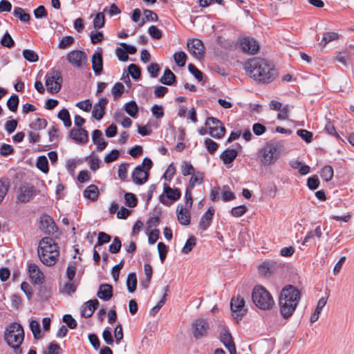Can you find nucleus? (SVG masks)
Wrapping results in <instances>:
<instances>
[{
	"instance_id": "obj_3",
	"label": "nucleus",
	"mask_w": 354,
	"mask_h": 354,
	"mask_svg": "<svg viewBox=\"0 0 354 354\" xmlns=\"http://www.w3.org/2000/svg\"><path fill=\"white\" fill-rule=\"evenodd\" d=\"M57 244L55 241L46 236L43 238L39 243L37 253L40 261L47 266H54L59 256Z\"/></svg>"
},
{
	"instance_id": "obj_29",
	"label": "nucleus",
	"mask_w": 354,
	"mask_h": 354,
	"mask_svg": "<svg viewBox=\"0 0 354 354\" xmlns=\"http://www.w3.org/2000/svg\"><path fill=\"white\" fill-rule=\"evenodd\" d=\"M327 302V298L322 297L319 299L318 303L317 304L316 309L315 312L310 316V322H315L319 317V315L323 309V308L326 306Z\"/></svg>"
},
{
	"instance_id": "obj_18",
	"label": "nucleus",
	"mask_w": 354,
	"mask_h": 354,
	"mask_svg": "<svg viewBox=\"0 0 354 354\" xmlns=\"http://www.w3.org/2000/svg\"><path fill=\"white\" fill-rule=\"evenodd\" d=\"M240 47L243 52L252 55L257 53L259 49L257 41L250 37L243 38L241 41Z\"/></svg>"
},
{
	"instance_id": "obj_49",
	"label": "nucleus",
	"mask_w": 354,
	"mask_h": 354,
	"mask_svg": "<svg viewBox=\"0 0 354 354\" xmlns=\"http://www.w3.org/2000/svg\"><path fill=\"white\" fill-rule=\"evenodd\" d=\"M24 59L30 62H35L39 59L38 55L32 50L26 49L23 51Z\"/></svg>"
},
{
	"instance_id": "obj_58",
	"label": "nucleus",
	"mask_w": 354,
	"mask_h": 354,
	"mask_svg": "<svg viewBox=\"0 0 354 354\" xmlns=\"http://www.w3.org/2000/svg\"><path fill=\"white\" fill-rule=\"evenodd\" d=\"M62 321L66 324L67 326L71 329H74L77 327V322L72 317L71 315L66 314L62 317Z\"/></svg>"
},
{
	"instance_id": "obj_26",
	"label": "nucleus",
	"mask_w": 354,
	"mask_h": 354,
	"mask_svg": "<svg viewBox=\"0 0 354 354\" xmlns=\"http://www.w3.org/2000/svg\"><path fill=\"white\" fill-rule=\"evenodd\" d=\"M92 68L96 75H100L103 70V59L100 52H95L92 56Z\"/></svg>"
},
{
	"instance_id": "obj_19",
	"label": "nucleus",
	"mask_w": 354,
	"mask_h": 354,
	"mask_svg": "<svg viewBox=\"0 0 354 354\" xmlns=\"http://www.w3.org/2000/svg\"><path fill=\"white\" fill-rule=\"evenodd\" d=\"M133 182L136 185H143L149 178V173L143 169V167L138 165L131 174Z\"/></svg>"
},
{
	"instance_id": "obj_45",
	"label": "nucleus",
	"mask_w": 354,
	"mask_h": 354,
	"mask_svg": "<svg viewBox=\"0 0 354 354\" xmlns=\"http://www.w3.org/2000/svg\"><path fill=\"white\" fill-rule=\"evenodd\" d=\"M174 59L178 66L183 67L186 63L187 55L183 51L178 52L174 53Z\"/></svg>"
},
{
	"instance_id": "obj_5",
	"label": "nucleus",
	"mask_w": 354,
	"mask_h": 354,
	"mask_svg": "<svg viewBox=\"0 0 354 354\" xmlns=\"http://www.w3.org/2000/svg\"><path fill=\"white\" fill-rule=\"evenodd\" d=\"M254 304L261 310H270L274 305L272 295L262 286H256L252 292Z\"/></svg>"
},
{
	"instance_id": "obj_52",
	"label": "nucleus",
	"mask_w": 354,
	"mask_h": 354,
	"mask_svg": "<svg viewBox=\"0 0 354 354\" xmlns=\"http://www.w3.org/2000/svg\"><path fill=\"white\" fill-rule=\"evenodd\" d=\"M325 130L328 134L335 136L339 142H344V140L341 138L339 134L336 131L335 127L333 124L328 121L326 124Z\"/></svg>"
},
{
	"instance_id": "obj_48",
	"label": "nucleus",
	"mask_w": 354,
	"mask_h": 354,
	"mask_svg": "<svg viewBox=\"0 0 354 354\" xmlns=\"http://www.w3.org/2000/svg\"><path fill=\"white\" fill-rule=\"evenodd\" d=\"M62 349L60 346L56 342H50L48 347L47 351L44 352V354H61Z\"/></svg>"
},
{
	"instance_id": "obj_17",
	"label": "nucleus",
	"mask_w": 354,
	"mask_h": 354,
	"mask_svg": "<svg viewBox=\"0 0 354 354\" xmlns=\"http://www.w3.org/2000/svg\"><path fill=\"white\" fill-rule=\"evenodd\" d=\"M28 270L32 282L35 284H41L44 281V275L37 265L34 263H28Z\"/></svg>"
},
{
	"instance_id": "obj_35",
	"label": "nucleus",
	"mask_w": 354,
	"mask_h": 354,
	"mask_svg": "<svg viewBox=\"0 0 354 354\" xmlns=\"http://www.w3.org/2000/svg\"><path fill=\"white\" fill-rule=\"evenodd\" d=\"M125 111L132 118H136L138 112V106L135 101H130L124 106Z\"/></svg>"
},
{
	"instance_id": "obj_60",
	"label": "nucleus",
	"mask_w": 354,
	"mask_h": 354,
	"mask_svg": "<svg viewBox=\"0 0 354 354\" xmlns=\"http://www.w3.org/2000/svg\"><path fill=\"white\" fill-rule=\"evenodd\" d=\"M205 145L208 152L211 154H214L218 147V144L210 138L205 140Z\"/></svg>"
},
{
	"instance_id": "obj_15",
	"label": "nucleus",
	"mask_w": 354,
	"mask_h": 354,
	"mask_svg": "<svg viewBox=\"0 0 354 354\" xmlns=\"http://www.w3.org/2000/svg\"><path fill=\"white\" fill-rule=\"evenodd\" d=\"M39 229L45 234L50 235L56 231L57 226L51 216L44 214L40 218Z\"/></svg>"
},
{
	"instance_id": "obj_51",
	"label": "nucleus",
	"mask_w": 354,
	"mask_h": 354,
	"mask_svg": "<svg viewBox=\"0 0 354 354\" xmlns=\"http://www.w3.org/2000/svg\"><path fill=\"white\" fill-rule=\"evenodd\" d=\"M122 243L119 237L115 236L113 243L109 245V251L112 254H117L120 252Z\"/></svg>"
},
{
	"instance_id": "obj_30",
	"label": "nucleus",
	"mask_w": 354,
	"mask_h": 354,
	"mask_svg": "<svg viewBox=\"0 0 354 354\" xmlns=\"http://www.w3.org/2000/svg\"><path fill=\"white\" fill-rule=\"evenodd\" d=\"M204 178V174L201 171H195L192 174V176L189 179V183L187 185V187L189 189H194L196 185H200L203 183Z\"/></svg>"
},
{
	"instance_id": "obj_61",
	"label": "nucleus",
	"mask_w": 354,
	"mask_h": 354,
	"mask_svg": "<svg viewBox=\"0 0 354 354\" xmlns=\"http://www.w3.org/2000/svg\"><path fill=\"white\" fill-rule=\"evenodd\" d=\"M148 32L155 39H160L162 37V31L156 26H151L148 29Z\"/></svg>"
},
{
	"instance_id": "obj_62",
	"label": "nucleus",
	"mask_w": 354,
	"mask_h": 354,
	"mask_svg": "<svg viewBox=\"0 0 354 354\" xmlns=\"http://www.w3.org/2000/svg\"><path fill=\"white\" fill-rule=\"evenodd\" d=\"M248 210L245 205H239L234 207L231 209V214L234 217H240L243 216Z\"/></svg>"
},
{
	"instance_id": "obj_16",
	"label": "nucleus",
	"mask_w": 354,
	"mask_h": 354,
	"mask_svg": "<svg viewBox=\"0 0 354 354\" xmlns=\"http://www.w3.org/2000/svg\"><path fill=\"white\" fill-rule=\"evenodd\" d=\"M192 207H187L183 204L179 203L176 208L177 219L183 225H188L191 222L190 209Z\"/></svg>"
},
{
	"instance_id": "obj_56",
	"label": "nucleus",
	"mask_w": 354,
	"mask_h": 354,
	"mask_svg": "<svg viewBox=\"0 0 354 354\" xmlns=\"http://www.w3.org/2000/svg\"><path fill=\"white\" fill-rule=\"evenodd\" d=\"M297 134L308 143L311 142L313 140V134L308 130L299 129L297 131Z\"/></svg>"
},
{
	"instance_id": "obj_28",
	"label": "nucleus",
	"mask_w": 354,
	"mask_h": 354,
	"mask_svg": "<svg viewBox=\"0 0 354 354\" xmlns=\"http://www.w3.org/2000/svg\"><path fill=\"white\" fill-rule=\"evenodd\" d=\"M176 77L169 68H166L163 75L160 77V82L165 85L171 86L176 82Z\"/></svg>"
},
{
	"instance_id": "obj_22",
	"label": "nucleus",
	"mask_w": 354,
	"mask_h": 354,
	"mask_svg": "<svg viewBox=\"0 0 354 354\" xmlns=\"http://www.w3.org/2000/svg\"><path fill=\"white\" fill-rule=\"evenodd\" d=\"M98 306L99 301L96 299L85 302L81 308V315L85 318L91 317Z\"/></svg>"
},
{
	"instance_id": "obj_10",
	"label": "nucleus",
	"mask_w": 354,
	"mask_h": 354,
	"mask_svg": "<svg viewBox=\"0 0 354 354\" xmlns=\"http://www.w3.org/2000/svg\"><path fill=\"white\" fill-rule=\"evenodd\" d=\"M66 59L73 66L81 68L86 64L88 57L84 51L75 50L67 54Z\"/></svg>"
},
{
	"instance_id": "obj_44",
	"label": "nucleus",
	"mask_w": 354,
	"mask_h": 354,
	"mask_svg": "<svg viewBox=\"0 0 354 354\" xmlns=\"http://www.w3.org/2000/svg\"><path fill=\"white\" fill-rule=\"evenodd\" d=\"M104 12H101L97 13L94 19H93V26L95 29H100L104 26L105 19H104Z\"/></svg>"
},
{
	"instance_id": "obj_53",
	"label": "nucleus",
	"mask_w": 354,
	"mask_h": 354,
	"mask_svg": "<svg viewBox=\"0 0 354 354\" xmlns=\"http://www.w3.org/2000/svg\"><path fill=\"white\" fill-rule=\"evenodd\" d=\"M196 245V238L194 236H190L186 241L184 247L182 249V253L188 254L192 251L193 248Z\"/></svg>"
},
{
	"instance_id": "obj_4",
	"label": "nucleus",
	"mask_w": 354,
	"mask_h": 354,
	"mask_svg": "<svg viewBox=\"0 0 354 354\" xmlns=\"http://www.w3.org/2000/svg\"><path fill=\"white\" fill-rule=\"evenodd\" d=\"M4 339L15 354H22L21 345L24 339V331L22 326L18 323L10 324L6 329Z\"/></svg>"
},
{
	"instance_id": "obj_42",
	"label": "nucleus",
	"mask_w": 354,
	"mask_h": 354,
	"mask_svg": "<svg viewBox=\"0 0 354 354\" xmlns=\"http://www.w3.org/2000/svg\"><path fill=\"white\" fill-rule=\"evenodd\" d=\"M47 121L43 118H37L29 124L30 129L34 130H41L46 127Z\"/></svg>"
},
{
	"instance_id": "obj_9",
	"label": "nucleus",
	"mask_w": 354,
	"mask_h": 354,
	"mask_svg": "<svg viewBox=\"0 0 354 354\" xmlns=\"http://www.w3.org/2000/svg\"><path fill=\"white\" fill-rule=\"evenodd\" d=\"M37 194L35 187L29 184L24 183L19 186L17 191V199L21 203L29 202Z\"/></svg>"
},
{
	"instance_id": "obj_12",
	"label": "nucleus",
	"mask_w": 354,
	"mask_h": 354,
	"mask_svg": "<svg viewBox=\"0 0 354 354\" xmlns=\"http://www.w3.org/2000/svg\"><path fill=\"white\" fill-rule=\"evenodd\" d=\"M187 46L189 53L198 59H202L204 57L205 50L203 43L198 39H189L187 40Z\"/></svg>"
},
{
	"instance_id": "obj_63",
	"label": "nucleus",
	"mask_w": 354,
	"mask_h": 354,
	"mask_svg": "<svg viewBox=\"0 0 354 354\" xmlns=\"http://www.w3.org/2000/svg\"><path fill=\"white\" fill-rule=\"evenodd\" d=\"M188 71L195 77L198 81H202L203 77V73L198 69L193 64L188 65Z\"/></svg>"
},
{
	"instance_id": "obj_55",
	"label": "nucleus",
	"mask_w": 354,
	"mask_h": 354,
	"mask_svg": "<svg viewBox=\"0 0 354 354\" xmlns=\"http://www.w3.org/2000/svg\"><path fill=\"white\" fill-rule=\"evenodd\" d=\"M1 44L3 46L7 47V48H12L15 46V41L10 35L6 32L3 37L1 39L0 41Z\"/></svg>"
},
{
	"instance_id": "obj_54",
	"label": "nucleus",
	"mask_w": 354,
	"mask_h": 354,
	"mask_svg": "<svg viewBox=\"0 0 354 354\" xmlns=\"http://www.w3.org/2000/svg\"><path fill=\"white\" fill-rule=\"evenodd\" d=\"M129 165L128 163H122L118 168V177L122 181H125L127 178L128 167Z\"/></svg>"
},
{
	"instance_id": "obj_7",
	"label": "nucleus",
	"mask_w": 354,
	"mask_h": 354,
	"mask_svg": "<svg viewBox=\"0 0 354 354\" xmlns=\"http://www.w3.org/2000/svg\"><path fill=\"white\" fill-rule=\"evenodd\" d=\"M63 77L61 73L57 70H53L46 75V86L50 93H57L62 88Z\"/></svg>"
},
{
	"instance_id": "obj_23",
	"label": "nucleus",
	"mask_w": 354,
	"mask_h": 354,
	"mask_svg": "<svg viewBox=\"0 0 354 354\" xmlns=\"http://www.w3.org/2000/svg\"><path fill=\"white\" fill-rule=\"evenodd\" d=\"M108 103V100L106 97H102L99 100L98 102L93 106L92 111V116L100 120L105 114V107Z\"/></svg>"
},
{
	"instance_id": "obj_13",
	"label": "nucleus",
	"mask_w": 354,
	"mask_h": 354,
	"mask_svg": "<svg viewBox=\"0 0 354 354\" xmlns=\"http://www.w3.org/2000/svg\"><path fill=\"white\" fill-rule=\"evenodd\" d=\"M230 308L236 319H241L247 312V309L245 308V300L239 295L231 299Z\"/></svg>"
},
{
	"instance_id": "obj_41",
	"label": "nucleus",
	"mask_w": 354,
	"mask_h": 354,
	"mask_svg": "<svg viewBox=\"0 0 354 354\" xmlns=\"http://www.w3.org/2000/svg\"><path fill=\"white\" fill-rule=\"evenodd\" d=\"M322 235V232L321 230L320 226H317L314 230L310 231L307 233L306 236L304 237L302 245H305L306 243L308 242L311 239L317 236L320 238Z\"/></svg>"
},
{
	"instance_id": "obj_39",
	"label": "nucleus",
	"mask_w": 354,
	"mask_h": 354,
	"mask_svg": "<svg viewBox=\"0 0 354 354\" xmlns=\"http://www.w3.org/2000/svg\"><path fill=\"white\" fill-rule=\"evenodd\" d=\"M321 177L326 182L330 181L333 176V169L330 165L324 166L320 172Z\"/></svg>"
},
{
	"instance_id": "obj_64",
	"label": "nucleus",
	"mask_w": 354,
	"mask_h": 354,
	"mask_svg": "<svg viewBox=\"0 0 354 354\" xmlns=\"http://www.w3.org/2000/svg\"><path fill=\"white\" fill-rule=\"evenodd\" d=\"M160 71L159 65L156 63H151L147 66V71L151 77H156Z\"/></svg>"
},
{
	"instance_id": "obj_47",
	"label": "nucleus",
	"mask_w": 354,
	"mask_h": 354,
	"mask_svg": "<svg viewBox=\"0 0 354 354\" xmlns=\"http://www.w3.org/2000/svg\"><path fill=\"white\" fill-rule=\"evenodd\" d=\"M129 73L131 75V77L134 80H138L141 75V70L140 68L135 64H131L128 67Z\"/></svg>"
},
{
	"instance_id": "obj_36",
	"label": "nucleus",
	"mask_w": 354,
	"mask_h": 354,
	"mask_svg": "<svg viewBox=\"0 0 354 354\" xmlns=\"http://www.w3.org/2000/svg\"><path fill=\"white\" fill-rule=\"evenodd\" d=\"M36 166L42 172L48 173L49 168L47 158L45 156H39L37 160Z\"/></svg>"
},
{
	"instance_id": "obj_32",
	"label": "nucleus",
	"mask_w": 354,
	"mask_h": 354,
	"mask_svg": "<svg viewBox=\"0 0 354 354\" xmlns=\"http://www.w3.org/2000/svg\"><path fill=\"white\" fill-rule=\"evenodd\" d=\"M276 267V263L272 261H266L261 264L259 267V270L261 273L266 275L271 274L274 272Z\"/></svg>"
},
{
	"instance_id": "obj_27",
	"label": "nucleus",
	"mask_w": 354,
	"mask_h": 354,
	"mask_svg": "<svg viewBox=\"0 0 354 354\" xmlns=\"http://www.w3.org/2000/svg\"><path fill=\"white\" fill-rule=\"evenodd\" d=\"M97 296L104 301H109L113 296V287L108 283L101 284Z\"/></svg>"
},
{
	"instance_id": "obj_50",
	"label": "nucleus",
	"mask_w": 354,
	"mask_h": 354,
	"mask_svg": "<svg viewBox=\"0 0 354 354\" xmlns=\"http://www.w3.org/2000/svg\"><path fill=\"white\" fill-rule=\"evenodd\" d=\"M30 328L32 332L33 336L35 339H39L41 337L40 325L37 321L31 320L30 322Z\"/></svg>"
},
{
	"instance_id": "obj_25",
	"label": "nucleus",
	"mask_w": 354,
	"mask_h": 354,
	"mask_svg": "<svg viewBox=\"0 0 354 354\" xmlns=\"http://www.w3.org/2000/svg\"><path fill=\"white\" fill-rule=\"evenodd\" d=\"M220 340L227 350L234 351V347L236 346L233 338L229 330L225 328H223L220 333Z\"/></svg>"
},
{
	"instance_id": "obj_14",
	"label": "nucleus",
	"mask_w": 354,
	"mask_h": 354,
	"mask_svg": "<svg viewBox=\"0 0 354 354\" xmlns=\"http://www.w3.org/2000/svg\"><path fill=\"white\" fill-rule=\"evenodd\" d=\"M193 335L196 339L205 336L209 328L208 322L205 319H198L192 324Z\"/></svg>"
},
{
	"instance_id": "obj_11",
	"label": "nucleus",
	"mask_w": 354,
	"mask_h": 354,
	"mask_svg": "<svg viewBox=\"0 0 354 354\" xmlns=\"http://www.w3.org/2000/svg\"><path fill=\"white\" fill-rule=\"evenodd\" d=\"M166 195L167 199L171 201H178L181 196V192L179 188H171L167 183H164L163 185V194L159 197L160 202L165 205L169 206L171 205L164 196Z\"/></svg>"
},
{
	"instance_id": "obj_24",
	"label": "nucleus",
	"mask_w": 354,
	"mask_h": 354,
	"mask_svg": "<svg viewBox=\"0 0 354 354\" xmlns=\"http://www.w3.org/2000/svg\"><path fill=\"white\" fill-rule=\"evenodd\" d=\"M215 210L213 207H209L207 212L201 216L198 227L203 231L206 230L211 225Z\"/></svg>"
},
{
	"instance_id": "obj_21",
	"label": "nucleus",
	"mask_w": 354,
	"mask_h": 354,
	"mask_svg": "<svg viewBox=\"0 0 354 354\" xmlns=\"http://www.w3.org/2000/svg\"><path fill=\"white\" fill-rule=\"evenodd\" d=\"M238 155L239 151L236 149H227L221 153L220 158L227 168H230Z\"/></svg>"
},
{
	"instance_id": "obj_40",
	"label": "nucleus",
	"mask_w": 354,
	"mask_h": 354,
	"mask_svg": "<svg viewBox=\"0 0 354 354\" xmlns=\"http://www.w3.org/2000/svg\"><path fill=\"white\" fill-rule=\"evenodd\" d=\"M181 173L184 176L192 175L195 171V168L193 165L187 161H183L180 165Z\"/></svg>"
},
{
	"instance_id": "obj_33",
	"label": "nucleus",
	"mask_w": 354,
	"mask_h": 354,
	"mask_svg": "<svg viewBox=\"0 0 354 354\" xmlns=\"http://www.w3.org/2000/svg\"><path fill=\"white\" fill-rule=\"evenodd\" d=\"M127 290L129 292H135L137 287V277L135 272H131L128 274L127 279Z\"/></svg>"
},
{
	"instance_id": "obj_8",
	"label": "nucleus",
	"mask_w": 354,
	"mask_h": 354,
	"mask_svg": "<svg viewBox=\"0 0 354 354\" xmlns=\"http://www.w3.org/2000/svg\"><path fill=\"white\" fill-rule=\"evenodd\" d=\"M205 125L209 129V135L216 139L223 138L225 133V128L221 121L214 117H208Z\"/></svg>"
},
{
	"instance_id": "obj_57",
	"label": "nucleus",
	"mask_w": 354,
	"mask_h": 354,
	"mask_svg": "<svg viewBox=\"0 0 354 354\" xmlns=\"http://www.w3.org/2000/svg\"><path fill=\"white\" fill-rule=\"evenodd\" d=\"M124 90V87L122 83H115L112 88V94L113 95L114 99L120 97L123 93Z\"/></svg>"
},
{
	"instance_id": "obj_59",
	"label": "nucleus",
	"mask_w": 354,
	"mask_h": 354,
	"mask_svg": "<svg viewBox=\"0 0 354 354\" xmlns=\"http://www.w3.org/2000/svg\"><path fill=\"white\" fill-rule=\"evenodd\" d=\"M74 38L72 36L64 37L59 41L58 47L60 49H66L74 43Z\"/></svg>"
},
{
	"instance_id": "obj_43",
	"label": "nucleus",
	"mask_w": 354,
	"mask_h": 354,
	"mask_svg": "<svg viewBox=\"0 0 354 354\" xmlns=\"http://www.w3.org/2000/svg\"><path fill=\"white\" fill-rule=\"evenodd\" d=\"M125 205L129 207H135L138 204V200L135 194L127 192L124 194Z\"/></svg>"
},
{
	"instance_id": "obj_37",
	"label": "nucleus",
	"mask_w": 354,
	"mask_h": 354,
	"mask_svg": "<svg viewBox=\"0 0 354 354\" xmlns=\"http://www.w3.org/2000/svg\"><path fill=\"white\" fill-rule=\"evenodd\" d=\"M339 38V35L337 32H328L324 34L323 38L319 43L322 46H325L328 43L336 40Z\"/></svg>"
},
{
	"instance_id": "obj_46",
	"label": "nucleus",
	"mask_w": 354,
	"mask_h": 354,
	"mask_svg": "<svg viewBox=\"0 0 354 354\" xmlns=\"http://www.w3.org/2000/svg\"><path fill=\"white\" fill-rule=\"evenodd\" d=\"M111 240V236L104 232H99L98 234V237H97V241L96 243V244L95 245V249H96L98 246H100L104 243H107L109 242H110Z\"/></svg>"
},
{
	"instance_id": "obj_1",
	"label": "nucleus",
	"mask_w": 354,
	"mask_h": 354,
	"mask_svg": "<svg viewBox=\"0 0 354 354\" xmlns=\"http://www.w3.org/2000/svg\"><path fill=\"white\" fill-rule=\"evenodd\" d=\"M244 69L251 78L261 84H270L278 76L274 65L260 57L250 59L244 64Z\"/></svg>"
},
{
	"instance_id": "obj_31",
	"label": "nucleus",
	"mask_w": 354,
	"mask_h": 354,
	"mask_svg": "<svg viewBox=\"0 0 354 354\" xmlns=\"http://www.w3.org/2000/svg\"><path fill=\"white\" fill-rule=\"evenodd\" d=\"M98 196V187L95 185H90L84 192V196L93 201L97 200Z\"/></svg>"
},
{
	"instance_id": "obj_6",
	"label": "nucleus",
	"mask_w": 354,
	"mask_h": 354,
	"mask_svg": "<svg viewBox=\"0 0 354 354\" xmlns=\"http://www.w3.org/2000/svg\"><path fill=\"white\" fill-rule=\"evenodd\" d=\"M281 149L279 142H267L259 152L261 162L265 165L274 164L279 158Z\"/></svg>"
},
{
	"instance_id": "obj_34",
	"label": "nucleus",
	"mask_w": 354,
	"mask_h": 354,
	"mask_svg": "<svg viewBox=\"0 0 354 354\" xmlns=\"http://www.w3.org/2000/svg\"><path fill=\"white\" fill-rule=\"evenodd\" d=\"M13 15L22 22H28L30 19V15L25 12L24 10L20 7L14 8Z\"/></svg>"
},
{
	"instance_id": "obj_2",
	"label": "nucleus",
	"mask_w": 354,
	"mask_h": 354,
	"mask_svg": "<svg viewBox=\"0 0 354 354\" xmlns=\"http://www.w3.org/2000/svg\"><path fill=\"white\" fill-rule=\"evenodd\" d=\"M301 292L292 285H286L279 297V310L284 319H288L295 313L301 299Z\"/></svg>"
},
{
	"instance_id": "obj_20",
	"label": "nucleus",
	"mask_w": 354,
	"mask_h": 354,
	"mask_svg": "<svg viewBox=\"0 0 354 354\" xmlns=\"http://www.w3.org/2000/svg\"><path fill=\"white\" fill-rule=\"evenodd\" d=\"M69 136L71 139L74 140L77 143L85 144L88 140V131L82 128L72 129Z\"/></svg>"
},
{
	"instance_id": "obj_38",
	"label": "nucleus",
	"mask_w": 354,
	"mask_h": 354,
	"mask_svg": "<svg viewBox=\"0 0 354 354\" xmlns=\"http://www.w3.org/2000/svg\"><path fill=\"white\" fill-rule=\"evenodd\" d=\"M19 102V100L18 95L13 94L7 101V106L10 111L15 112L17 111Z\"/></svg>"
}]
</instances>
